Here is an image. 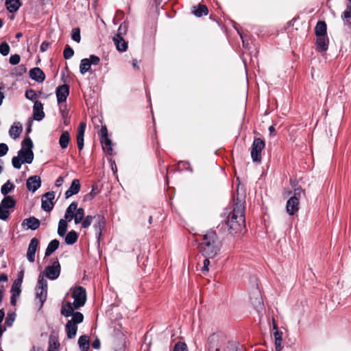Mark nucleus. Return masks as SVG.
I'll use <instances>...</instances> for the list:
<instances>
[{
  "label": "nucleus",
  "instance_id": "nucleus-1",
  "mask_svg": "<svg viewBox=\"0 0 351 351\" xmlns=\"http://www.w3.org/2000/svg\"><path fill=\"white\" fill-rule=\"evenodd\" d=\"M245 206L242 199H237L230 213L227 224L231 234L242 232L245 228Z\"/></svg>",
  "mask_w": 351,
  "mask_h": 351
},
{
  "label": "nucleus",
  "instance_id": "nucleus-2",
  "mask_svg": "<svg viewBox=\"0 0 351 351\" xmlns=\"http://www.w3.org/2000/svg\"><path fill=\"white\" fill-rule=\"evenodd\" d=\"M220 247L216 233L211 230L204 235L202 241L199 245L202 255L208 258H214L219 254Z\"/></svg>",
  "mask_w": 351,
  "mask_h": 351
},
{
  "label": "nucleus",
  "instance_id": "nucleus-3",
  "mask_svg": "<svg viewBox=\"0 0 351 351\" xmlns=\"http://www.w3.org/2000/svg\"><path fill=\"white\" fill-rule=\"evenodd\" d=\"M71 296L73 303L66 302L63 304L61 308V314L64 317H70L74 310L83 306L86 301V292L82 287H76L73 289Z\"/></svg>",
  "mask_w": 351,
  "mask_h": 351
},
{
  "label": "nucleus",
  "instance_id": "nucleus-4",
  "mask_svg": "<svg viewBox=\"0 0 351 351\" xmlns=\"http://www.w3.org/2000/svg\"><path fill=\"white\" fill-rule=\"evenodd\" d=\"M239 343L224 337L213 335L209 337V351H238Z\"/></svg>",
  "mask_w": 351,
  "mask_h": 351
},
{
  "label": "nucleus",
  "instance_id": "nucleus-5",
  "mask_svg": "<svg viewBox=\"0 0 351 351\" xmlns=\"http://www.w3.org/2000/svg\"><path fill=\"white\" fill-rule=\"evenodd\" d=\"M84 217V210L82 208H77V203L73 202L66 208L64 218L68 221L74 219L75 224L80 223Z\"/></svg>",
  "mask_w": 351,
  "mask_h": 351
},
{
  "label": "nucleus",
  "instance_id": "nucleus-6",
  "mask_svg": "<svg viewBox=\"0 0 351 351\" xmlns=\"http://www.w3.org/2000/svg\"><path fill=\"white\" fill-rule=\"evenodd\" d=\"M71 319L69 320L65 326L66 336L69 339H73L76 336L77 324L84 320V315L80 312L73 313Z\"/></svg>",
  "mask_w": 351,
  "mask_h": 351
},
{
  "label": "nucleus",
  "instance_id": "nucleus-7",
  "mask_svg": "<svg viewBox=\"0 0 351 351\" xmlns=\"http://www.w3.org/2000/svg\"><path fill=\"white\" fill-rule=\"evenodd\" d=\"M304 194V191L302 189H294L293 195L288 199L286 206L287 212L290 215H293L299 210V200Z\"/></svg>",
  "mask_w": 351,
  "mask_h": 351
},
{
  "label": "nucleus",
  "instance_id": "nucleus-8",
  "mask_svg": "<svg viewBox=\"0 0 351 351\" xmlns=\"http://www.w3.org/2000/svg\"><path fill=\"white\" fill-rule=\"evenodd\" d=\"M47 282L43 278V276L40 274L38 279L37 285L36 287V298L39 300L40 302V307L47 299Z\"/></svg>",
  "mask_w": 351,
  "mask_h": 351
},
{
  "label": "nucleus",
  "instance_id": "nucleus-9",
  "mask_svg": "<svg viewBox=\"0 0 351 351\" xmlns=\"http://www.w3.org/2000/svg\"><path fill=\"white\" fill-rule=\"evenodd\" d=\"M265 146V141L260 138H256L252 145L251 157L254 162H261V152Z\"/></svg>",
  "mask_w": 351,
  "mask_h": 351
},
{
  "label": "nucleus",
  "instance_id": "nucleus-10",
  "mask_svg": "<svg viewBox=\"0 0 351 351\" xmlns=\"http://www.w3.org/2000/svg\"><path fill=\"white\" fill-rule=\"evenodd\" d=\"M60 274V265L58 260L53 261L52 265L47 266L45 271L40 274L50 280H55L58 278Z\"/></svg>",
  "mask_w": 351,
  "mask_h": 351
},
{
  "label": "nucleus",
  "instance_id": "nucleus-11",
  "mask_svg": "<svg viewBox=\"0 0 351 351\" xmlns=\"http://www.w3.org/2000/svg\"><path fill=\"white\" fill-rule=\"evenodd\" d=\"M99 62L100 58L95 55H90L88 58L82 59L80 64V73L84 75L90 71L91 65H97Z\"/></svg>",
  "mask_w": 351,
  "mask_h": 351
},
{
  "label": "nucleus",
  "instance_id": "nucleus-12",
  "mask_svg": "<svg viewBox=\"0 0 351 351\" xmlns=\"http://www.w3.org/2000/svg\"><path fill=\"white\" fill-rule=\"evenodd\" d=\"M106 226V219L105 217L101 215H97L94 216V229L95 231V234L98 240H99L100 237L102 234V231L105 228Z\"/></svg>",
  "mask_w": 351,
  "mask_h": 351
},
{
  "label": "nucleus",
  "instance_id": "nucleus-13",
  "mask_svg": "<svg viewBox=\"0 0 351 351\" xmlns=\"http://www.w3.org/2000/svg\"><path fill=\"white\" fill-rule=\"evenodd\" d=\"M54 198L55 194L53 191L47 192L42 196L41 206L45 211L49 212L52 210L53 207Z\"/></svg>",
  "mask_w": 351,
  "mask_h": 351
},
{
  "label": "nucleus",
  "instance_id": "nucleus-14",
  "mask_svg": "<svg viewBox=\"0 0 351 351\" xmlns=\"http://www.w3.org/2000/svg\"><path fill=\"white\" fill-rule=\"evenodd\" d=\"M58 104H62L65 102L69 95V86L67 84H63L57 87L56 90Z\"/></svg>",
  "mask_w": 351,
  "mask_h": 351
},
{
  "label": "nucleus",
  "instance_id": "nucleus-15",
  "mask_svg": "<svg viewBox=\"0 0 351 351\" xmlns=\"http://www.w3.org/2000/svg\"><path fill=\"white\" fill-rule=\"evenodd\" d=\"M39 241L37 238H32L28 245L27 251V258L30 263L35 261V254L38 246Z\"/></svg>",
  "mask_w": 351,
  "mask_h": 351
},
{
  "label": "nucleus",
  "instance_id": "nucleus-16",
  "mask_svg": "<svg viewBox=\"0 0 351 351\" xmlns=\"http://www.w3.org/2000/svg\"><path fill=\"white\" fill-rule=\"evenodd\" d=\"M41 186V179L38 176H30L26 182V186L28 191L34 193Z\"/></svg>",
  "mask_w": 351,
  "mask_h": 351
},
{
  "label": "nucleus",
  "instance_id": "nucleus-17",
  "mask_svg": "<svg viewBox=\"0 0 351 351\" xmlns=\"http://www.w3.org/2000/svg\"><path fill=\"white\" fill-rule=\"evenodd\" d=\"M33 117L36 121H40L45 117L43 105L40 101H35L33 106Z\"/></svg>",
  "mask_w": 351,
  "mask_h": 351
},
{
  "label": "nucleus",
  "instance_id": "nucleus-18",
  "mask_svg": "<svg viewBox=\"0 0 351 351\" xmlns=\"http://www.w3.org/2000/svg\"><path fill=\"white\" fill-rule=\"evenodd\" d=\"M316 47L319 52H325L328 50L329 40L327 36H316Z\"/></svg>",
  "mask_w": 351,
  "mask_h": 351
},
{
  "label": "nucleus",
  "instance_id": "nucleus-19",
  "mask_svg": "<svg viewBox=\"0 0 351 351\" xmlns=\"http://www.w3.org/2000/svg\"><path fill=\"white\" fill-rule=\"evenodd\" d=\"M81 186L80 180L75 179L72 181V183L69 189L65 192V197L67 199L74 195L79 193Z\"/></svg>",
  "mask_w": 351,
  "mask_h": 351
},
{
  "label": "nucleus",
  "instance_id": "nucleus-20",
  "mask_svg": "<svg viewBox=\"0 0 351 351\" xmlns=\"http://www.w3.org/2000/svg\"><path fill=\"white\" fill-rule=\"evenodd\" d=\"M85 129L86 123L84 122L80 123L78 127L77 134V144L78 149L80 150H82L84 147V136L85 133Z\"/></svg>",
  "mask_w": 351,
  "mask_h": 351
},
{
  "label": "nucleus",
  "instance_id": "nucleus-21",
  "mask_svg": "<svg viewBox=\"0 0 351 351\" xmlns=\"http://www.w3.org/2000/svg\"><path fill=\"white\" fill-rule=\"evenodd\" d=\"M40 221L34 217L25 219L22 222V226H26L27 229L35 230L40 226Z\"/></svg>",
  "mask_w": 351,
  "mask_h": 351
},
{
  "label": "nucleus",
  "instance_id": "nucleus-22",
  "mask_svg": "<svg viewBox=\"0 0 351 351\" xmlns=\"http://www.w3.org/2000/svg\"><path fill=\"white\" fill-rule=\"evenodd\" d=\"M30 77L38 82H43L45 79L44 72L38 67H35L29 71Z\"/></svg>",
  "mask_w": 351,
  "mask_h": 351
},
{
  "label": "nucleus",
  "instance_id": "nucleus-23",
  "mask_svg": "<svg viewBox=\"0 0 351 351\" xmlns=\"http://www.w3.org/2000/svg\"><path fill=\"white\" fill-rule=\"evenodd\" d=\"M113 42L116 48L119 51H125L128 49V43L119 35H115L113 37Z\"/></svg>",
  "mask_w": 351,
  "mask_h": 351
},
{
  "label": "nucleus",
  "instance_id": "nucleus-24",
  "mask_svg": "<svg viewBox=\"0 0 351 351\" xmlns=\"http://www.w3.org/2000/svg\"><path fill=\"white\" fill-rule=\"evenodd\" d=\"M23 130V127L20 123H15L9 130V134L10 137L14 139H16L19 137L21 132Z\"/></svg>",
  "mask_w": 351,
  "mask_h": 351
},
{
  "label": "nucleus",
  "instance_id": "nucleus-25",
  "mask_svg": "<svg viewBox=\"0 0 351 351\" xmlns=\"http://www.w3.org/2000/svg\"><path fill=\"white\" fill-rule=\"evenodd\" d=\"M5 5L7 10L11 12H16L21 7V2L19 0H5Z\"/></svg>",
  "mask_w": 351,
  "mask_h": 351
},
{
  "label": "nucleus",
  "instance_id": "nucleus-26",
  "mask_svg": "<svg viewBox=\"0 0 351 351\" xmlns=\"http://www.w3.org/2000/svg\"><path fill=\"white\" fill-rule=\"evenodd\" d=\"M21 276L15 280L11 287V293L19 296L21 293V286L23 280V271L21 272Z\"/></svg>",
  "mask_w": 351,
  "mask_h": 351
},
{
  "label": "nucleus",
  "instance_id": "nucleus-27",
  "mask_svg": "<svg viewBox=\"0 0 351 351\" xmlns=\"http://www.w3.org/2000/svg\"><path fill=\"white\" fill-rule=\"evenodd\" d=\"M71 141L70 134L68 131H64L60 136L59 145L62 149L67 148Z\"/></svg>",
  "mask_w": 351,
  "mask_h": 351
},
{
  "label": "nucleus",
  "instance_id": "nucleus-28",
  "mask_svg": "<svg viewBox=\"0 0 351 351\" xmlns=\"http://www.w3.org/2000/svg\"><path fill=\"white\" fill-rule=\"evenodd\" d=\"M326 24L324 21H319L316 24L315 27V34L316 36H327L326 34Z\"/></svg>",
  "mask_w": 351,
  "mask_h": 351
},
{
  "label": "nucleus",
  "instance_id": "nucleus-29",
  "mask_svg": "<svg viewBox=\"0 0 351 351\" xmlns=\"http://www.w3.org/2000/svg\"><path fill=\"white\" fill-rule=\"evenodd\" d=\"M192 12L197 17H201L207 15L208 13V8L205 5L199 4L197 6L193 7Z\"/></svg>",
  "mask_w": 351,
  "mask_h": 351
},
{
  "label": "nucleus",
  "instance_id": "nucleus-30",
  "mask_svg": "<svg viewBox=\"0 0 351 351\" xmlns=\"http://www.w3.org/2000/svg\"><path fill=\"white\" fill-rule=\"evenodd\" d=\"M78 345L81 351H88L90 346L88 337L86 335L80 337Z\"/></svg>",
  "mask_w": 351,
  "mask_h": 351
},
{
  "label": "nucleus",
  "instance_id": "nucleus-31",
  "mask_svg": "<svg viewBox=\"0 0 351 351\" xmlns=\"http://www.w3.org/2000/svg\"><path fill=\"white\" fill-rule=\"evenodd\" d=\"M59 244L60 243L57 239H53L50 241L45 250V256H49L53 253L58 248Z\"/></svg>",
  "mask_w": 351,
  "mask_h": 351
},
{
  "label": "nucleus",
  "instance_id": "nucleus-32",
  "mask_svg": "<svg viewBox=\"0 0 351 351\" xmlns=\"http://www.w3.org/2000/svg\"><path fill=\"white\" fill-rule=\"evenodd\" d=\"M16 202L11 196H5L0 203V206L9 208H12L15 206Z\"/></svg>",
  "mask_w": 351,
  "mask_h": 351
},
{
  "label": "nucleus",
  "instance_id": "nucleus-33",
  "mask_svg": "<svg viewBox=\"0 0 351 351\" xmlns=\"http://www.w3.org/2000/svg\"><path fill=\"white\" fill-rule=\"evenodd\" d=\"M253 298H250L252 304L256 307L258 308V306H261L263 304V300L261 296V293L258 290V289H256L253 292Z\"/></svg>",
  "mask_w": 351,
  "mask_h": 351
},
{
  "label": "nucleus",
  "instance_id": "nucleus-34",
  "mask_svg": "<svg viewBox=\"0 0 351 351\" xmlns=\"http://www.w3.org/2000/svg\"><path fill=\"white\" fill-rule=\"evenodd\" d=\"M19 156H21L22 158H24V162L31 164L34 159V153L32 151L24 152L23 150H19Z\"/></svg>",
  "mask_w": 351,
  "mask_h": 351
},
{
  "label": "nucleus",
  "instance_id": "nucleus-35",
  "mask_svg": "<svg viewBox=\"0 0 351 351\" xmlns=\"http://www.w3.org/2000/svg\"><path fill=\"white\" fill-rule=\"evenodd\" d=\"M77 233L74 230H71L65 236L64 241L67 245H73L77 241Z\"/></svg>",
  "mask_w": 351,
  "mask_h": 351
},
{
  "label": "nucleus",
  "instance_id": "nucleus-36",
  "mask_svg": "<svg viewBox=\"0 0 351 351\" xmlns=\"http://www.w3.org/2000/svg\"><path fill=\"white\" fill-rule=\"evenodd\" d=\"M103 149L106 150L109 154H112V147L111 140L108 138H104L101 139Z\"/></svg>",
  "mask_w": 351,
  "mask_h": 351
},
{
  "label": "nucleus",
  "instance_id": "nucleus-37",
  "mask_svg": "<svg viewBox=\"0 0 351 351\" xmlns=\"http://www.w3.org/2000/svg\"><path fill=\"white\" fill-rule=\"evenodd\" d=\"M66 219H60L58 223V234L60 237H64L67 230V223Z\"/></svg>",
  "mask_w": 351,
  "mask_h": 351
},
{
  "label": "nucleus",
  "instance_id": "nucleus-38",
  "mask_svg": "<svg viewBox=\"0 0 351 351\" xmlns=\"http://www.w3.org/2000/svg\"><path fill=\"white\" fill-rule=\"evenodd\" d=\"M14 188V184L10 181H7L1 189V192L3 195H6L10 193Z\"/></svg>",
  "mask_w": 351,
  "mask_h": 351
},
{
  "label": "nucleus",
  "instance_id": "nucleus-39",
  "mask_svg": "<svg viewBox=\"0 0 351 351\" xmlns=\"http://www.w3.org/2000/svg\"><path fill=\"white\" fill-rule=\"evenodd\" d=\"M33 147L32 141L29 137H26L22 142V149L21 150L26 151H32V149Z\"/></svg>",
  "mask_w": 351,
  "mask_h": 351
},
{
  "label": "nucleus",
  "instance_id": "nucleus-40",
  "mask_svg": "<svg viewBox=\"0 0 351 351\" xmlns=\"http://www.w3.org/2000/svg\"><path fill=\"white\" fill-rule=\"evenodd\" d=\"M74 54L73 49L69 46L66 45L64 51H63V56L64 59L68 60L70 59Z\"/></svg>",
  "mask_w": 351,
  "mask_h": 351
},
{
  "label": "nucleus",
  "instance_id": "nucleus-41",
  "mask_svg": "<svg viewBox=\"0 0 351 351\" xmlns=\"http://www.w3.org/2000/svg\"><path fill=\"white\" fill-rule=\"evenodd\" d=\"M71 38L74 41H75L78 43L80 42L81 36H80V30L79 28L76 27V28H74L72 29Z\"/></svg>",
  "mask_w": 351,
  "mask_h": 351
},
{
  "label": "nucleus",
  "instance_id": "nucleus-42",
  "mask_svg": "<svg viewBox=\"0 0 351 351\" xmlns=\"http://www.w3.org/2000/svg\"><path fill=\"white\" fill-rule=\"evenodd\" d=\"M21 156H14L12 159V163L13 167L15 169H19L21 167V165L24 162L23 160H21Z\"/></svg>",
  "mask_w": 351,
  "mask_h": 351
},
{
  "label": "nucleus",
  "instance_id": "nucleus-43",
  "mask_svg": "<svg viewBox=\"0 0 351 351\" xmlns=\"http://www.w3.org/2000/svg\"><path fill=\"white\" fill-rule=\"evenodd\" d=\"M10 52V46L5 42L0 44V53L5 56L8 55Z\"/></svg>",
  "mask_w": 351,
  "mask_h": 351
},
{
  "label": "nucleus",
  "instance_id": "nucleus-44",
  "mask_svg": "<svg viewBox=\"0 0 351 351\" xmlns=\"http://www.w3.org/2000/svg\"><path fill=\"white\" fill-rule=\"evenodd\" d=\"M25 97L31 101H37V94L33 89H29L26 90Z\"/></svg>",
  "mask_w": 351,
  "mask_h": 351
},
{
  "label": "nucleus",
  "instance_id": "nucleus-45",
  "mask_svg": "<svg viewBox=\"0 0 351 351\" xmlns=\"http://www.w3.org/2000/svg\"><path fill=\"white\" fill-rule=\"evenodd\" d=\"M10 216V211L8 208L0 206V219L7 220Z\"/></svg>",
  "mask_w": 351,
  "mask_h": 351
},
{
  "label": "nucleus",
  "instance_id": "nucleus-46",
  "mask_svg": "<svg viewBox=\"0 0 351 351\" xmlns=\"http://www.w3.org/2000/svg\"><path fill=\"white\" fill-rule=\"evenodd\" d=\"M94 219V217H92L90 215H87L83 221L82 222V228H88L90 224L93 222V220Z\"/></svg>",
  "mask_w": 351,
  "mask_h": 351
},
{
  "label": "nucleus",
  "instance_id": "nucleus-47",
  "mask_svg": "<svg viewBox=\"0 0 351 351\" xmlns=\"http://www.w3.org/2000/svg\"><path fill=\"white\" fill-rule=\"evenodd\" d=\"M173 351H188L187 346L184 342H178L176 343Z\"/></svg>",
  "mask_w": 351,
  "mask_h": 351
},
{
  "label": "nucleus",
  "instance_id": "nucleus-48",
  "mask_svg": "<svg viewBox=\"0 0 351 351\" xmlns=\"http://www.w3.org/2000/svg\"><path fill=\"white\" fill-rule=\"evenodd\" d=\"M210 258H208V257H205V259L203 261V265L201 268V271L204 274H207L209 271L208 267L210 264Z\"/></svg>",
  "mask_w": 351,
  "mask_h": 351
},
{
  "label": "nucleus",
  "instance_id": "nucleus-49",
  "mask_svg": "<svg viewBox=\"0 0 351 351\" xmlns=\"http://www.w3.org/2000/svg\"><path fill=\"white\" fill-rule=\"evenodd\" d=\"M59 107L62 118L67 119L69 117V110L67 109L66 105L60 104Z\"/></svg>",
  "mask_w": 351,
  "mask_h": 351
},
{
  "label": "nucleus",
  "instance_id": "nucleus-50",
  "mask_svg": "<svg viewBox=\"0 0 351 351\" xmlns=\"http://www.w3.org/2000/svg\"><path fill=\"white\" fill-rule=\"evenodd\" d=\"M341 19L347 23L351 24V11L346 10L341 14Z\"/></svg>",
  "mask_w": 351,
  "mask_h": 351
},
{
  "label": "nucleus",
  "instance_id": "nucleus-51",
  "mask_svg": "<svg viewBox=\"0 0 351 351\" xmlns=\"http://www.w3.org/2000/svg\"><path fill=\"white\" fill-rule=\"evenodd\" d=\"M128 29V25L125 23H123L120 25L117 34L116 35H119V36H122L123 35L126 34Z\"/></svg>",
  "mask_w": 351,
  "mask_h": 351
},
{
  "label": "nucleus",
  "instance_id": "nucleus-52",
  "mask_svg": "<svg viewBox=\"0 0 351 351\" xmlns=\"http://www.w3.org/2000/svg\"><path fill=\"white\" fill-rule=\"evenodd\" d=\"M21 60L20 56L18 54L12 55L10 57L9 62L12 65H16L19 63Z\"/></svg>",
  "mask_w": 351,
  "mask_h": 351
},
{
  "label": "nucleus",
  "instance_id": "nucleus-53",
  "mask_svg": "<svg viewBox=\"0 0 351 351\" xmlns=\"http://www.w3.org/2000/svg\"><path fill=\"white\" fill-rule=\"evenodd\" d=\"M8 152V147L5 143H0V157L4 156Z\"/></svg>",
  "mask_w": 351,
  "mask_h": 351
},
{
  "label": "nucleus",
  "instance_id": "nucleus-54",
  "mask_svg": "<svg viewBox=\"0 0 351 351\" xmlns=\"http://www.w3.org/2000/svg\"><path fill=\"white\" fill-rule=\"evenodd\" d=\"M275 342H282V332L276 330L274 333Z\"/></svg>",
  "mask_w": 351,
  "mask_h": 351
},
{
  "label": "nucleus",
  "instance_id": "nucleus-55",
  "mask_svg": "<svg viewBox=\"0 0 351 351\" xmlns=\"http://www.w3.org/2000/svg\"><path fill=\"white\" fill-rule=\"evenodd\" d=\"M99 135L100 136L101 139L108 137V130L106 126L104 125L101 127L99 132Z\"/></svg>",
  "mask_w": 351,
  "mask_h": 351
},
{
  "label": "nucleus",
  "instance_id": "nucleus-56",
  "mask_svg": "<svg viewBox=\"0 0 351 351\" xmlns=\"http://www.w3.org/2000/svg\"><path fill=\"white\" fill-rule=\"evenodd\" d=\"M49 43L48 42H46V41L43 42L40 45V51L42 52H45L49 49Z\"/></svg>",
  "mask_w": 351,
  "mask_h": 351
},
{
  "label": "nucleus",
  "instance_id": "nucleus-57",
  "mask_svg": "<svg viewBox=\"0 0 351 351\" xmlns=\"http://www.w3.org/2000/svg\"><path fill=\"white\" fill-rule=\"evenodd\" d=\"M92 347L96 350L100 348V341L99 339L97 338L92 342Z\"/></svg>",
  "mask_w": 351,
  "mask_h": 351
},
{
  "label": "nucleus",
  "instance_id": "nucleus-58",
  "mask_svg": "<svg viewBox=\"0 0 351 351\" xmlns=\"http://www.w3.org/2000/svg\"><path fill=\"white\" fill-rule=\"evenodd\" d=\"M63 182H64V177H62V176L58 177V178L56 180V183H55L56 186L60 187V186H62Z\"/></svg>",
  "mask_w": 351,
  "mask_h": 351
},
{
  "label": "nucleus",
  "instance_id": "nucleus-59",
  "mask_svg": "<svg viewBox=\"0 0 351 351\" xmlns=\"http://www.w3.org/2000/svg\"><path fill=\"white\" fill-rule=\"evenodd\" d=\"M282 342H275V351H281L282 349Z\"/></svg>",
  "mask_w": 351,
  "mask_h": 351
},
{
  "label": "nucleus",
  "instance_id": "nucleus-60",
  "mask_svg": "<svg viewBox=\"0 0 351 351\" xmlns=\"http://www.w3.org/2000/svg\"><path fill=\"white\" fill-rule=\"evenodd\" d=\"M17 297H19V296L12 294L11 298H10V303L12 306H15Z\"/></svg>",
  "mask_w": 351,
  "mask_h": 351
},
{
  "label": "nucleus",
  "instance_id": "nucleus-61",
  "mask_svg": "<svg viewBox=\"0 0 351 351\" xmlns=\"http://www.w3.org/2000/svg\"><path fill=\"white\" fill-rule=\"evenodd\" d=\"M8 280V276L5 274H2L0 275V281L1 282H6Z\"/></svg>",
  "mask_w": 351,
  "mask_h": 351
},
{
  "label": "nucleus",
  "instance_id": "nucleus-62",
  "mask_svg": "<svg viewBox=\"0 0 351 351\" xmlns=\"http://www.w3.org/2000/svg\"><path fill=\"white\" fill-rule=\"evenodd\" d=\"M234 28L237 29V31L238 34L240 35V37H241V40H242V42H243V47H246V46H245V45H246V43H245V40H243V34L239 32V30L236 27H234Z\"/></svg>",
  "mask_w": 351,
  "mask_h": 351
},
{
  "label": "nucleus",
  "instance_id": "nucleus-63",
  "mask_svg": "<svg viewBox=\"0 0 351 351\" xmlns=\"http://www.w3.org/2000/svg\"><path fill=\"white\" fill-rule=\"evenodd\" d=\"M132 66L135 69H138L139 66L138 65V61L136 59L132 60Z\"/></svg>",
  "mask_w": 351,
  "mask_h": 351
},
{
  "label": "nucleus",
  "instance_id": "nucleus-64",
  "mask_svg": "<svg viewBox=\"0 0 351 351\" xmlns=\"http://www.w3.org/2000/svg\"><path fill=\"white\" fill-rule=\"evenodd\" d=\"M4 311L3 310H0V324H1L3 319V317H4Z\"/></svg>",
  "mask_w": 351,
  "mask_h": 351
}]
</instances>
